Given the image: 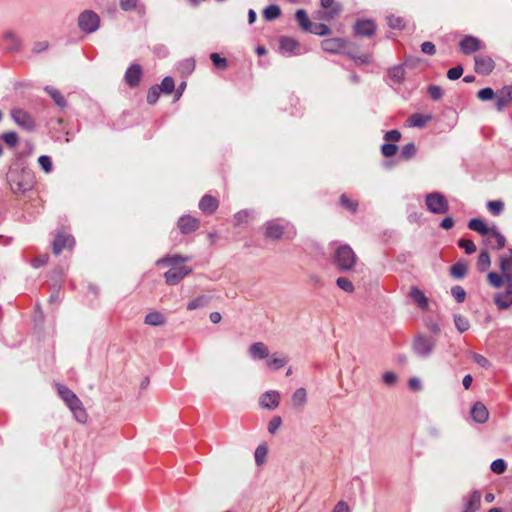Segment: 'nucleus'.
Listing matches in <instances>:
<instances>
[{"instance_id":"obj_1","label":"nucleus","mask_w":512,"mask_h":512,"mask_svg":"<svg viewBox=\"0 0 512 512\" xmlns=\"http://www.w3.org/2000/svg\"><path fill=\"white\" fill-rule=\"evenodd\" d=\"M189 260L190 257H184L180 255L165 256L158 259L156 261V265L170 266V269L164 273V278L168 285L174 286L180 283L182 279H184L192 272L190 267L183 265L184 262Z\"/></svg>"},{"instance_id":"obj_2","label":"nucleus","mask_w":512,"mask_h":512,"mask_svg":"<svg viewBox=\"0 0 512 512\" xmlns=\"http://www.w3.org/2000/svg\"><path fill=\"white\" fill-rule=\"evenodd\" d=\"M7 182L14 194H24L33 189L34 174L27 167L11 168L7 173Z\"/></svg>"},{"instance_id":"obj_3","label":"nucleus","mask_w":512,"mask_h":512,"mask_svg":"<svg viewBox=\"0 0 512 512\" xmlns=\"http://www.w3.org/2000/svg\"><path fill=\"white\" fill-rule=\"evenodd\" d=\"M56 389L58 395L73 413L75 419L80 423H85L88 416L78 396L67 386L62 384H56Z\"/></svg>"},{"instance_id":"obj_4","label":"nucleus","mask_w":512,"mask_h":512,"mask_svg":"<svg viewBox=\"0 0 512 512\" xmlns=\"http://www.w3.org/2000/svg\"><path fill=\"white\" fill-rule=\"evenodd\" d=\"M356 259L355 252L347 244L339 246L334 254V264L343 272L351 270L356 263Z\"/></svg>"},{"instance_id":"obj_5","label":"nucleus","mask_w":512,"mask_h":512,"mask_svg":"<svg viewBox=\"0 0 512 512\" xmlns=\"http://www.w3.org/2000/svg\"><path fill=\"white\" fill-rule=\"evenodd\" d=\"M435 346V339L418 334L413 340L412 350L418 357L428 358L432 355Z\"/></svg>"},{"instance_id":"obj_6","label":"nucleus","mask_w":512,"mask_h":512,"mask_svg":"<svg viewBox=\"0 0 512 512\" xmlns=\"http://www.w3.org/2000/svg\"><path fill=\"white\" fill-rule=\"evenodd\" d=\"M425 204L429 212L433 214H445L449 211V203L440 192H432L426 195Z\"/></svg>"},{"instance_id":"obj_7","label":"nucleus","mask_w":512,"mask_h":512,"mask_svg":"<svg viewBox=\"0 0 512 512\" xmlns=\"http://www.w3.org/2000/svg\"><path fill=\"white\" fill-rule=\"evenodd\" d=\"M78 25L83 32L93 33L99 28V16L91 10H86L79 15Z\"/></svg>"},{"instance_id":"obj_8","label":"nucleus","mask_w":512,"mask_h":512,"mask_svg":"<svg viewBox=\"0 0 512 512\" xmlns=\"http://www.w3.org/2000/svg\"><path fill=\"white\" fill-rule=\"evenodd\" d=\"M485 47V44L473 35H465L459 42V49L465 55H470Z\"/></svg>"},{"instance_id":"obj_9","label":"nucleus","mask_w":512,"mask_h":512,"mask_svg":"<svg viewBox=\"0 0 512 512\" xmlns=\"http://www.w3.org/2000/svg\"><path fill=\"white\" fill-rule=\"evenodd\" d=\"M11 116L17 125L26 130H32L35 126L32 116L23 109H14Z\"/></svg>"},{"instance_id":"obj_10","label":"nucleus","mask_w":512,"mask_h":512,"mask_svg":"<svg viewBox=\"0 0 512 512\" xmlns=\"http://www.w3.org/2000/svg\"><path fill=\"white\" fill-rule=\"evenodd\" d=\"M485 242L491 249L500 250L505 246L506 238L499 232L498 228L493 225L491 231L486 236Z\"/></svg>"},{"instance_id":"obj_11","label":"nucleus","mask_w":512,"mask_h":512,"mask_svg":"<svg viewBox=\"0 0 512 512\" xmlns=\"http://www.w3.org/2000/svg\"><path fill=\"white\" fill-rule=\"evenodd\" d=\"M74 244L75 241L72 236L58 233L53 241V253L59 255L64 249H72Z\"/></svg>"},{"instance_id":"obj_12","label":"nucleus","mask_w":512,"mask_h":512,"mask_svg":"<svg viewBox=\"0 0 512 512\" xmlns=\"http://www.w3.org/2000/svg\"><path fill=\"white\" fill-rule=\"evenodd\" d=\"M475 71L481 75H489L495 68L494 60L489 56H475Z\"/></svg>"},{"instance_id":"obj_13","label":"nucleus","mask_w":512,"mask_h":512,"mask_svg":"<svg viewBox=\"0 0 512 512\" xmlns=\"http://www.w3.org/2000/svg\"><path fill=\"white\" fill-rule=\"evenodd\" d=\"M285 230V225L281 220H271L265 223V237L271 239H279Z\"/></svg>"},{"instance_id":"obj_14","label":"nucleus","mask_w":512,"mask_h":512,"mask_svg":"<svg viewBox=\"0 0 512 512\" xmlns=\"http://www.w3.org/2000/svg\"><path fill=\"white\" fill-rule=\"evenodd\" d=\"M280 394L277 391L265 392L259 400L260 406L264 409L274 410L279 406Z\"/></svg>"},{"instance_id":"obj_15","label":"nucleus","mask_w":512,"mask_h":512,"mask_svg":"<svg viewBox=\"0 0 512 512\" xmlns=\"http://www.w3.org/2000/svg\"><path fill=\"white\" fill-rule=\"evenodd\" d=\"M471 417L474 422L483 424L489 418L487 407L482 402H475L470 410Z\"/></svg>"},{"instance_id":"obj_16","label":"nucleus","mask_w":512,"mask_h":512,"mask_svg":"<svg viewBox=\"0 0 512 512\" xmlns=\"http://www.w3.org/2000/svg\"><path fill=\"white\" fill-rule=\"evenodd\" d=\"M3 41L8 53L18 51L21 47V39L11 30L4 32Z\"/></svg>"},{"instance_id":"obj_17","label":"nucleus","mask_w":512,"mask_h":512,"mask_svg":"<svg viewBox=\"0 0 512 512\" xmlns=\"http://www.w3.org/2000/svg\"><path fill=\"white\" fill-rule=\"evenodd\" d=\"M249 356L253 360H263L269 356L268 347L263 342H255L248 348Z\"/></svg>"},{"instance_id":"obj_18","label":"nucleus","mask_w":512,"mask_h":512,"mask_svg":"<svg viewBox=\"0 0 512 512\" xmlns=\"http://www.w3.org/2000/svg\"><path fill=\"white\" fill-rule=\"evenodd\" d=\"M141 75L142 69L140 65L132 64L125 72V81L129 86L135 87L139 84Z\"/></svg>"},{"instance_id":"obj_19","label":"nucleus","mask_w":512,"mask_h":512,"mask_svg":"<svg viewBox=\"0 0 512 512\" xmlns=\"http://www.w3.org/2000/svg\"><path fill=\"white\" fill-rule=\"evenodd\" d=\"M177 225L183 234H187L198 228L199 221L190 215H184L179 218Z\"/></svg>"},{"instance_id":"obj_20","label":"nucleus","mask_w":512,"mask_h":512,"mask_svg":"<svg viewBox=\"0 0 512 512\" xmlns=\"http://www.w3.org/2000/svg\"><path fill=\"white\" fill-rule=\"evenodd\" d=\"M481 506V493L478 490L473 491L466 499L464 503V509L462 512H476Z\"/></svg>"},{"instance_id":"obj_21","label":"nucleus","mask_w":512,"mask_h":512,"mask_svg":"<svg viewBox=\"0 0 512 512\" xmlns=\"http://www.w3.org/2000/svg\"><path fill=\"white\" fill-rule=\"evenodd\" d=\"M298 42L293 39V38H290V37H282L280 39V46H279V49H280V52L284 55V56H291L293 54H297V49H298Z\"/></svg>"},{"instance_id":"obj_22","label":"nucleus","mask_w":512,"mask_h":512,"mask_svg":"<svg viewBox=\"0 0 512 512\" xmlns=\"http://www.w3.org/2000/svg\"><path fill=\"white\" fill-rule=\"evenodd\" d=\"M354 29L357 35L370 37L375 32V24L371 20H360L357 21Z\"/></svg>"},{"instance_id":"obj_23","label":"nucleus","mask_w":512,"mask_h":512,"mask_svg":"<svg viewBox=\"0 0 512 512\" xmlns=\"http://www.w3.org/2000/svg\"><path fill=\"white\" fill-rule=\"evenodd\" d=\"M218 200L211 195H205L199 202V208L206 214H212L218 208Z\"/></svg>"},{"instance_id":"obj_24","label":"nucleus","mask_w":512,"mask_h":512,"mask_svg":"<svg viewBox=\"0 0 512 512\" xmlns=\"http://www.w3.org/2000/svg\"><path fill=\"white\" fill-rule=\"evenodd\" d=\"M344 40L341 38H331L323 40L321 43V47L324 51L330 53H338L344 47Z\"/></svg>"},{"instance_id":"obj_25","label":"nucleus","mask_w":512,"mask_h":512,"mask_svg":"<svg viewBox=\"0 0 512 512\" xmlns=\"http://www.w3.org/2000/svg\"><path fill=\"white\" fill-rule=\"evenodd\" d=\"M289 359L282 353H273L267 357V366L273 370H278L288 363Z\"/></svg>"},{"instance_id":"obj_26","label":"nucleus","mask_w":512,"mask_h":512,"mask_svg":"<svg viewBox=\"0 0 512 512\" xmlns=\"http://www.w3.org/2000/svg\"><path fill=\"white\" fill-rule=\"evenodd\" d=\"M495 304L500 310H504L512 306V291L506 287L505 292L495 295Z\"/></svg>"},{"instance_id":"obj_27","label":"nucleus","mask_w":512,"mask_h":512,"mask_svg":"<svg viewBox=\"0 0 512 512\" xmlns=\"http://www.w3.org/2000/svg\"><path fill=\"white\" fill-rule=\"evenodd\" d=\"M432 116L431 115H424L421 113H414L407 119V125L409 127H417L422 128L424 127L429 121H431Z\"/></svg>"},{"instance_id":"obj_28","label":"nucleus","mask_w":512,"mask_h":512,"mask_svg":"<svg viewBox=\"0 0 512 512\" xmlns=\"http://www.w3.org/2000/svg\"><path fill=\"white\" fill-rule=\"evenodd\" d=\"M410 296L420 309H422V310L428 309V307H429L428 299L420 289H418L417 287H412L411 291H410Z\"/></svg>"},{"instance_id":"obj_29","label":"nucleus","mask_w":512,"mask_h":512,"mask_svg":"<svg viewBox=\"0 0 512 512\" xmlns=\"http://www.w3.org/2000/svg\"><path fill=\"white\" fill-rule=\"evenodd\" d=\"M468 228L475 231V232H478L479 234L483 235V236H487L488 233L491 231V227H488L485 222L479 218H472L469 222H468Z\"/></svg>"},{"instance_id":"obj_30","label":"nucleus","mask_w":512,"mask_h":512,"mask_svg":"<svg viewBox=\"0 0 512 512\" xmlns=\"http://www.w3.org/2000/svg\"><path fill=\"white\" fill-rule=\"evenodd\" d=\"M499 268L505 280L512 279V260L508 259L506 255L499 257Z\"/></svg>"},{"instance_id":"obj_31","label":"nucleus","mask_w":512,"mask_h":512,"mask_svg":"<svg viewBox=\"0 0 512 512\" xmlns=\"http://www.w3.org/2000/svg\"><path fill=\"white\" fill-rule=\"evenodd\" d=\"M295 18L302 30L306 32L312 31L313 24L309 21L308 15L304 9L297 10L295 13Z\"/></svg>"},{"instance_id":"obj_32","label":"nucleus","mask_w":512,"mask_h":512,"mask_svg":"<svg viewBox=\"0 0 512 512\" xmlns=\"http://www.w3.org/2000/svg\"><path fill=\"white\" fill-rule=\"evenodd\" d=\"M144 323L150 326H162L165 323V317L158 311L150 312L145 316Z\"/></svg>"},{"instance_id":"obj_33","label":"nucleus","mask_w":512,"mask_h":512,"mask_svg":"<svg viewBox=\"0 0 512 512\" xmlns=\"http://www.w3.org/2000/svg\"><path fill=\"white\" fill-rule=\"evenodd\" d=\"M45 91L50 95V97L54 100L55 104L60 108L66 107V100L64 96L60 93L59 90L52 86H46Z\"/></svg>"},{"instance_id":"obj_34","label":"nucleus","mask_w":512,"mask_h":512,"mask_svg":"<svg viewBox=\"0 0 512 512\" xmlns=\"http://www.w3.org/2000/svg\"><path fill=\"white\" fill-rule=\"evenodd\" d=\"M307 401V393L304 388H298L292 395V404L295 408H302Z\"/></svg>"},{"instance_id":"obj_35","label":"nucleus","mask_w":512,"mask_h":512,"mask_svg":"<svg viewBox=\"0 0 512 512\" xmlns=\"http://www.w3.org/2000/svg\"><path fill=\"white\" fill-rule=\"evenodd\" d=\"M389 78L395 83H401L405 79V69L403 65H397L389 69Z\"/></svg>"},{"instance_id":"obj_36","label":"nucleus","mask_w":512,"mask_h":512,"mask_svg":"<svg viewBox=\"0 0 512 512\" xmlns=\"http://www.w3.org/2000/svg\"><path fill=\"white\" fill-rule=\"evenodd\" d=\"M210 300H211L210 296L200 295L187 304V309L188 310H196L199 308H203L209 304Z\"/></svg>"},{"instance_id":"obj_37","label":"nucleus","mask_w":512,"mask_h":512,"mask_svg":"<svg viewBox=\"0 0 512 512\" xmlns=\"http://www.w3.org/2000/svg\"><path fill=\"white\" fill-rule=\"evenodd\" d=\"M252 217L253 212L251 210H241L234 215V225L239 226L243 223H247Z\"/></svg>"},{"instance_id":"obj_38","label":"nucleus","mask_w":512,"mask_h":512,"mask_svg":"<svg viewBox=\"0 0 512 512\" xmlns=\"http://www.w3.org/2000/svg\"><path fill=\"white\" fill-rule=\"evenodd\" d=\"M281 14L279 6L271 4L267 6L263 11V16L267 21H273L278 18Z\"/></svg>"},{"instance_id":"obj_39","label":"nucleus","mask_w":512,"mask_h":512,"mask_svg":"<svg viewBox=\"0 0 512 512\" xmlns=\"http://www.w3.org/2000/svg\"><path fill=\"white\" fill-rule=\"evenodd\" d=\"M490 265L491 259L489 253L486 250L481 251L477 261L479 271H485Z\"/></svg>"},{"instance_id":"obj_40","label":"nucleus","mask_w":512,"mask_h":512,"mask_svg":"<svg viewBox=\"0 0 512 512\" xmlns=\"http://www.w3.org/2000/svg\"><path fill=\"white\" fill-rule=\"evenodd\" d=\"M454 323L460 333L466 332L470 327L469 320L460 314L454 315Z\"/></svg>"},{"instance_id":"obj_41","label":"nucleus","mask_w":512,"mask_h":512,"mask_svg":"<svg viewBox=\"0 0 512 512\" xmlns=\"http://www.w3.org/2000/svg\"><path fill=\"white\" fill-rule=\"evenodd\" d=\"M489 212L495 216L500 215L504 210V203L501 200H492L487 202Z\"/></svg>"},{"instance_id":"obj_42","label":"nucleus","mask_w":512,"mask_h":512,"mask_svg":"<svg viewBox=\"0 0 512 512\" xmlns=\"http://www.w3.org/2000/svg\"><path fill=\"white\" fill-rule=\"evenodd\" d=\"M194 69L195 60L193 58L185 59L179 64V70L182 74L189 75L194 71Z\"/></svg>"},{"instance_id":"obj_43","label":"nucleus","mask_w":512,"mask_h":512,"mask_svg":"<svg viewBox=\"0 0 512 512\" xmlns=\"http://www.w3.org/2000/svg\"><path fill=\"white\" fill-rule=\"evenodd\" d=\"M466 272L467 268L466 265L463 263H456L450 269L451 275L456 279L463 278L466 275Z\"/></svg>"},{"instance_id":"obj_44","label":"nucleus","mask_w":512,"mask_h":512,"mask_svg":"<svg viewBox=\"0 0 512 512\" xmlns=\"http://www.w3.org/2000/svg\"><path fill=\"white\" fill-rule=\"evenodd\" d=\"M158 87H159V90H160L161 92L165 93V94H170V93H172V92H173V90H174V87H175V83H174L173 78H172V77H170V76L165 77V78L162 80V82H161L160 86H158Z\"/></svg>"},{"instance_id":"obj_45","label":"nucleus","mask_w":512,"mask_h":512,"mask_svg":"<svg viewBox=\"0 0 512 512\" xmlns=\"http://www.w3.org/2000/svg\"><path fill=\"white\" fill-rule=\"evenodd\" d=\"M1 139L10 147H15L19 141L18 135L14 131L3 133Z\"/></svg>"},{"instance_id":"obj_46","label":"nucleus","mask_w":512,"mask_h":512,"mask_svg":"<svg viewBox=\"0 0 512 512\" xmlns=\"http://www.w3.org/2000/svg\"><path fill=\"white\" fill-rule=\"evenodd\" d=\"M488 281L495 288H500L504 282H506L504 275H499L496 272H490L488 274Z\"/></svg>"},{"instance_id":"obj_47","label":"nucleus","mask_w":512,"mask_h":512,"mask_svg":"<svg viewBox=\"0 0 512 512\" xmlns=\"http://www.w3.org/2000/svg\"><path fill=\"white\" fill-rule=\"evenodd\" d=\"M348 56L359 65L367 64L371 61V56L369 54H359L354 52H349Z\"/></svg>"},{"instance_id":"obj_48","label":"nucleus","mask_w":512,"mask_h":512,"mask_svg":"<svg viewBox=\"0 0 512 512\" xmlns=\"http://www.w3.org/2000/svg\"><path fill=\"white\" fill-rule=\"evenodd\" d=\"M336 284L340 289H342L345 292L351 293L354 291V285L348 278L339 277L336 280Z\"/></svg>"},{"instance_id":"obj_49","label":"nucleus","mask_w":512,"mask_h":512,"mask_svg":"<svg viewBox=\"0 0 512 512\" xmlns=\"http://www.w3.org/2000/svg\"><path fill=\"white\" fill-rule=\"evenodd\" d=\"M416 153V146L414 143H407L405 144L403 147H402V150H401V158L403 159H409L411 157H413Z\"/></svg>"},{"instance_id":"obj_50","label":"nucleus","mask_w":512,"mask_h":512,"mask_svg":"<svg viewBox=\"0 0 512 512\" xmlns=\"http://www.w3.org/2000/svg\"><path fill=\"white\" fill-rule=\"evenodd\" d=\"M451 294L458 303H462L465 301L466 292L461 286H459V285L453 286L451 288Z\"/></svg>"},{"instance_id":"obj_51","label":"nucleus","mask_w":512,"mask_h":512,"mask_svg":"<svg viewBox=\"0 0 512 512\" xmlns=\"http://www.w3.org/2000/svg\"><path fill=\"white\" fill-rule=\"evenodd\" d=\"M210 59L213 62L214 66L218 69H225L227 67L226 58L221 57L218 53H212L210 55Z\"/></svg>"},{"instance_id":"obj_52","label":"nucleus","mask_w":512,"mask_h":512,"mask_svg":"<svg viewBox=\"0 0 512 512\" xmlns=\"http://www.w3.org/2000/svg\"><path fill=\"white\" fill-rule=\"evenodd\" d=\"M495 92L492 88L486 87L478 91L477 96L481 101H489L495 97Z\"/></svg>"},{"instance_id":"obj_53","label":"nucleus","mask_w":512,"mask_h":512,"mask_svg":"<svg viewBox=\"0 0 512 512\" xmlns=\"http://www.w3.org/2000/svg\"><path fill=\"white\" fill-rule=\"evenodd\" d=\"M398 147L394 143H385L381 146V152L385 157H392L396 154Z\"/></svg>"},{"instance_id":"obj_54","label":"nucleus","mask_w":512,"mask_h":512,"mask_svg":"<svg viewBox=\"0 0 512 512\" xmlns=\"http://www.w3.org/2000/svg\"><path fill=\"white\" fill-rule=\"evenodd\" d=\"M458 245L463 248L467 254H473L476 251V245L469 239H460Z\"/></svg>"},{"instance_id":"obj_55","label":"nucleus","mask_w":512,"mask_h":512,"mask_svg":"<svg viewBox=\"0 0 512 512\" xmlns=\"http://www.w3.org/2000/svg\"><path fill=\"white\" fill-rule=\"evenodd\" d=\"M340 203L352 213H355L357 210L358 203L350 200L345 194L341 195Z\"/></svg>"},{"instance_id":"obj_56","label":"nucleus","mask_w":512,"mask_h":512,"mask_svg":"<svg viewBox=\"0 0 512 512\" xmlns=\"http://www.w3.org/2000/svg\"><path fill=\"white\" fill-rule=\"evenodd\" d=\"M382 381L387 386H394L398 381V376L392 371H387L383 374Z\"/></svg>"},{"instance_id":"obj_57","label":"nucleus","mask_w":512,"mask_h":512,"mask_svg":"<svg viewBox=\"0 0 512 512\" xmlns=\"http://www.w3.org/2000/svg\"><path fill=\"white\" fill-rule=\"evenodd\" d=\"M38 163L44 172L49 173L52 170L51 158L47 155H42L38 158Z\"/></svg>"},{"instance_id":"obj_58","label":"nucleus","mask_w":512,"mask_h":512,"mask_svg":"<svg viewBox=\"0 0 512 512\" xmlns=\"http://www.w3.org/2000/svg\"><path fill=\"white\" fill-rule=\"evenodd\" d=\"M160 92L158 86H152L147 93V102L149 104H155L160 96Z\"/></svg>"},{"instance_id":"obj_59","label":"nucleus","mask_w":512,"mask_h":512,"mask_svg":"<svg viewBox=\"0 0 512 512\" xmlns=\"http://www.w3.org/2000/svg\"><path fill=\"white\" fill-rule=\"evenodd\" d=\"M491 470L496 474H502L506 470V463L503 459H496L491 464Z\"/></svg>"},{"instance_id":"obj_60","label":"nucleus","mask_w":512,"mask_h":512,"mask_svg":"<svg viewBox=\"0 0 512 512\" xmlns=\"http://www.w3.org/2000/svg\"><path fill=\"white\" fill-rule=\"evenodd\" d=\"M388 25L393 29H401L404 27V21L401 17L391 15L387 18Z\"/></svg>"},{"instance_id":"obj_61","label":"nucleus","mask_w":512,"mask_h":512,"mask_svg":"<svg viewBox=\"0 0 512 512\" xmlns=\"http://www.w3.org/2000/svg\"><path fill=\"white\" fill-rule=\"evenodd\" d=\"M463 74V67L461 65H458L456 67H453L448 70L447 77L450 80H457L459 79Z\"/></svg>"},{"instance_id":"obj_62","label":"nucleus","mask_w":512,"mask_h":512,"mask_svg":"<svg viewBox=\"0 0 512 512\" xmlns=\"http://www.w3.org/2000/svg\"><path fill=\"white\" fill-rule=\"evenodd\" d=\"M428 93L433 100H439L443 96V90L440 86L431 85L428 88Z\"/></svg>"},{"instance_id":"obj_63","label":"nucleus","mask_w":512,"mask_h":512,"mask_svg":"<svg viewBox=\"0 0 512 512\" xmlns=\"http://www.w3.org/2000/svg\"><path fill=\"white\" fill-rule=\"evenodd\" d=\"M384 139L395 144L401 139V133L396 129L390 130L385 133Z\"/></svg>"},{"instance_id":"obj_64","label":"nucleus","mask_w":512,"mask_h":512,"mask_svg":"<svg viewBox=\"0 0 512 512\" xmlns=\"http://www.w3.org/2000/svg\"><path fill=\"white\" fill-rule=\"evenodd\" d=\"M498 93L508 102H512V85L504 86Z\"/></svg>"}]
</instances>
